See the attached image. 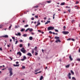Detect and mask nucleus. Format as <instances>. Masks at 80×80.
Wrapping results in <instances>:
<instances>
[{
	"mask_svg": "<svg viewBox=\"0 0 80 80\" xmlns=\"http://www.w3.org/2000/svg\"><path fill=\"white\" fill-rule=\"evenodd\" d=\"M12 24H10V26H9L8 28L9 29H10V28H11L12 27Z\"/></svg>",
	"mask_w": 80,
	"mask_h": 80,
	"instance_id": "obj_31",
	"label": "nucleus"
},
{
	"mask_svg": "<svg viewBox=\"0 0 80 80\" xmlns=\"http://www.w3.org/2000/svg\"><path fill=\"white\" fill-rule=\"evenodd\" d=\"M39 25H40V23L39 22L37 23V25H36V27H37V26H38Z\"/></svg>",
	"mask_w": 80,
	"mask_h": 80,
	"instance_id": "obj_29",
	"label": "nucleus"
},
{
	"mask_svg": "<svg viewBox=\"0 0 80 80\" xmlns=\"http://www.w3.org/2000/svg\"><path fill=\"white\" fill-rule=\"evenodd\" d=\"M55 14L53 15V19H55Z\"/></svg>",
	"mask_w": 80,
	"mask_h": 80,
	"instance_id": "obj_34",
	"label": "nucleus"
},
{
	"mask_svg": "<svg viewBox=\"0 0 80 80\" xmlns=\"http://www.w3.org/2000/svg\"><path fill=\"white\" fill-rule=\"evenodd\" d=\"M22 68H23V69H24V68H25V66H22Z\"/></svg>",
	"mask_w": 80,
	"mask_h": 80,
	"instance_id": "obj_52",
	"label": "nucleus"
},
{
	"mask_svg": "<svg viewBox=\"0 0 80 80\" xmlns=\"http://www.w3.org/2000/svg\"><path fill=\"white\" fill-rule=\"evenodd\" d=\"M27 55L28 56H29L30 57H32V54H31V53L29 52L27 54Z\"/></svg>",
	"mask_w": 80,
	"mask_h": 80,
	"instance_id": "obj_7",
	"label": "nucleus"
},
{
	"mask_svg": "<svg viewBox=\"0 0 80 80\" xmlns=\"http://www.w3.org/2000/svg\"><path fill=\"white\" fill-rule=\"evenodd\" d=\"M30 40H33V38L32 37H30L29 38Z\"/></svg>",
	"mask_w": 80,
	"mask_h": 80,
	"instance_id": "obj_16",
	"label": "nucleus"
},
{
	"mask_svg": "<svg viewBox=\"0 0 80 80\" xmlns=\"http://www.w3.org/2000/svg\"><path fill=\"white\" fill-rule=\"evenodd\" d=\"M69 58L70 60L71 61H72V60H73V58H72V56L71 55H70L69 56Z\"/></svg>",
	"mask_w": 80,
	"mask_h": 80,
	"instance_id": "obj_11",
	"label": "nucleus"
},
{
	"mask_svg": "<svg viewBox=\"0 0 80 80\" xmlns=\"http://www.w3.org/2000/svg\"><path fill=\"white\" fill-rule=\"evenodd\" d=\"M9 73H10V77L12 76V75H13V72H12V71H9Z\"/></svg>",
	"mask_w": 80,
	"mask_h": 80,
	"instance_id": "obj_9",
	"label": "nucleus"
},
{
	"mask_svg": "<svg viewBox=\"0 0 80 80\" xmlns=\"http://www.w3.org/2000/svg\"><path fill=\"white\" fill-rule=\"evenodd\" d=\"M28 27V25H26L24 27L25 28H26L27 27Z\"/></svg>",
	"mask_w": 80,
	"mask_h": 80,
	"instance_id": "obj_36",
	"label": "nucleus"
},
{
	"mask_svg": "<svg viewBox=\"0 0 80 80\" xmlns=\"http://www.w3.org/2000/svg\"><path fill=\"white\" fill-rule=\"evenodd\" d=\"M18 43V41H16L15 42V44L16 45V44H17V43Z\"/></svg>",
	"mask_w": 80,
	"mask_h": 80,
	"instance_id": "obj_44",
	"label": "nucleus"
},
{
	"mask_svg": "<svg viewBox=\"0 0 80 80\" xmlns=\"http://www.w3.org/2000/svg\"><path fill=\"white\" fill-rule=\"evenodd\" d=\"M13 70L12 68H9L8 69V70L9 71V72H12V70Z\"/></svg>",
	"mask_w": 80,
	"mask_h": 80,
	"instance_id": "obj_8",
	"label": "nucleus"
},
{
	"mask_svg": "<svg viewBox=\"0 0 80 80\" xmlns=\"http://www.w3.org/2000/svg\"><path fill=\"white\" fill-rule=\"evenodd\" d=\"M76 4H78V3H79V2L78 1H76Z\"/></svg>",
	"mask_w": 80,
	"mask_h": 80,
	"instance_id": "obj_41",
	"label": "nucleus"
},
{
	"mask_svg": "<svg viewBox=\"0 0 80 80\" xmlns=\"http://www.w3.org/2000/svg\"><path fill=\"white\" fill-rule=\"evenodd\" d=\"M63 28H64V30H65V28H66V27H65V26H64Z\"/></svg>",
	"mask_w": 80,
	"mask_h": 80,
	"instance_id": "obj_42",
	"label": "nucleus"
},
{
	"mask_svg": "<svg viewBox=\"0 0 80 80\" xmlns=\"http://www.w3.org/2000/svg\"><path fill=\"white\" fill-rule=\"evenodd\" d=\"M12 39H13V40H14V39H15V38L14 37H12Z\"/></svg>",
	"mask_w": 80,
	"mask_h": 80,
	"instance_id": "obj_59",
	"label": "nucleus"
},
{
	"mask_svg": "<svg viewBox=\"0 0 80 80\" xmlns=\"http://www.w3.org/2000/svg\"><path fill=\"white\" fill-rule=\"evenodd\" d=\"M55 39H60V37H55Z\"/></svg>",
	"mask_w": 80,
	"mask_h": 80,
	"instance_id": "obj_18",
	"label": "nucleus"
},
{
	"mask_svg": "<svg viewBox=\"0 0 80 80\" xmlns=\"http://www.w3.org/2000/svg\"><path fill=\"white\" fill-rule=\"evenodd\" d=\"M78 52H80V48L79 49Z\"/></svg>",
	"mask_w": 80,
	"mask_h": 80,
	"instance_id": "obj_64",
	"label": "nucleus"
},
{
	"mask_svg": "<svg viewBox=\"0 0 80 80\" xmlns=\"http://www.w3.org/2000/svg\"><path fill=\"white\" fill-rule=\"evenodd\" d=\"M54 29V27L51 26L50 30H53Z\"/></svg>",
	"mask_w": 80,
	"mask_h": 80,
	"instance_id": "obj_22",
	"label": "nucleus"
},
{
	"mask_svg": "<svg viewBox=\"0 0 80 80\" xmlns=\"http://www.w3.org/2000/svg\"><path fill=\"white\" fill-rule=\"evenodd\" d=\"M65 5V2H62L61 3V5Z\"/></svg>",
	"mask_w": 80,
	"mask_h": 80,
	"instance_id": "obj_28",
	"label": "nucleus"
},
{
	"mask_svg": "<svg viewBox=\"0 0 80 80\" xmlns=\"http://www.w3.org/2000/svg\"><path fill=\"white\" fill-rule=\"evenodd\" d=\"M29 30L30 32H32V31H33V29L29 28Z\"/></svg>",
	"mask_w": 80,
	"mask_h": 80,
	"instance_id": "obj_14",
	"label": "nucleus"
},
{
	"mask_svg": "<svg viewBox=\"0 0 80 80\" xmlns=\"http://www.w3.org/2000/svg\"><path fill=\"white\" fill-rule=\"evenodd\" d=\"M12 39H10V42H12Z\"/></svg>",
	"mask_w": 80,
	"mask_h": 80,
	"instance_id": "obj_61",
	"label": "nucleus"
},
{
	"mask_svg": "<svg viewBox=\"0 0 80 80\" xmlns=\"http://www.w3.org/2000/svg\"><path fill=\"white\" fill-rule=\"evenodd\" d=\"M72 80H76V79L74 77H72Z\"/></svg>",
	"mask_w": 80,
	"mask_h": 80,
	"instance_id": "obj_30",
	"label": "nucleus"
},
{
	"mask_svg": "<svg viewBox=\"0 0 80 80\" xmlns=\"http://www.w3.org/2000/svg\"><path fill=\"white\" fill-rule=\"evenodd\" d=\"M71 75V73H69L68 74V77L69 79H71V76H70Z\"/></svg>",
	"mask_w": 80,
	"mask_h": 80,
	"instance_id": "obj_4",
	"label": "nucleus"
},
{
	"mask_svg": "<svg viewBox=\"0 0 80 80\" xmlns=\"http://www.w3.org/2000/svg\"><path fill=\"white\" fill-rule=\"evenodd\" d=\"M55 31L56 32H58V30L57 29H55Z\"/></svg>",
	"mask_w": 80,
	"mask_h": 80,
	"instance_id": "obj_37",
	"label": "nucleus"
},
{
	"mask_svg": "<svg viewBox=\"0 0 80 80\" xmlns=\"http://www.w3.org/2000/svg\"><path fill=\"white\" fill-rule=\"evenodd\" d=\"M59 61H60V62H62V59H59Z\"/></svg>",
	"mask_w": 80,
	"mask_h": 80,
	"instance_id": "obj_58",
	"label": "nucleus"
},
{
	"mask_svg": "<svg viewBox=\"0 0 80 80\" xmlns=\"http://www.w3.org/2000/svg\"><path fill=\"white\" fill-rule=\"evenodd\" d=\"M29 46H30V43H28V47H29Z\"/></svg>",
	"mask_w": 80,
	"mask_h": 80,
	"instance_id": "obj_45",
	"label": "nucleus"
},
{
	"mask_svg": "<svg viewBox=\"0 0 80 80\" xmlns=\"http://www.w3.org/2000/svg\"><path fill=\"white\" fill-rule=\"evenodd\" d=\"M43 76H42L40 78V80H42V79H43Z\"/></svg>",
	"mask_w": 80,
	"mask_h": 80,
	"instance_id": "obj_27",
	"label": "nucleus"
},
{
	"mask_svg": "<svg viewBox=\"0 0 80 80\" xmlns=\"http://www.w3.org/2000/svg\"><path fill=\"white\" fill-rule=\"evenodd\" d=\"M31 19L32 20H34V18H31Z\"/></svg>",
	"mask_w": 80,
	"mask_h": 80,
	"instance_id": "obj_53",
	"label": "nucleus"
},
{
	"mask_svg": "<svg viewBox=\"0 0 80 80\" xmlns=\"http://www.w3.org/2000/svg\"><path fill=\"white\" fill-rule=\"evenodd\" d=\"M38 7H39L38 6L36 5V6H34L33 7V8H38Z\"/></svg>",
	"mask_w": 80,
	"mask_h": 80,
	"instance_id": "obj_19",
	"label": "nucleus"
},
{
	"mask_svg": "<svg viewBox=\"0 0 80 80\" xmlns=\"http://www.w3.org/2000/svg\"><path fill=\"white\" fill-rule=\"evenodd\" d=\"M77 61H78V62H80V58H78L77 59Z\"/></svg>",
	"mask_w": 80,
	"mask_h": 80,
	"instance_id": "obj_43",
	"label": "nucleus"
},
{
	"mask_svg": "<svg viewBox=\"0 0 80 80\" xmlns=\"http://www.w3.org/2000/svg\"><path fill=\"white\" fill-rule=\"evenodd\" d=\"M26 59H27V58L25 56H23V58L22 59H21V61H24V60H26Z\"/></svg>",
	"mask_w": 80,
	"mask_h": 80,
	"instance_id": "obj_3",
	"label": "nucleus"
},
{
	"mask_svg": "<svg viewBox=\"0 0 80 80\" xmlns=\"http://www.w3.org/2000/svg\"><path fill=\"white\" fill-rule=\"evenodd\" d=\"M35 55H38V52H35Z\"/></svg>",
	"mask_w": 80,
	"mask_h": 80,
	"instance_id": "obj_38",
	"label": "nucleus"
},
{
	"mask_svg": "<svg viewBox=\"0 0 80 80\" xmlns=\"http://www.w3.org/2000/svg\"><path fill=\"white\" fill-rule=\"evenodd\" d=\"M75 7H76V8H75L76 9H78V8H79V7L77 6H75Z\"/></svg>",
	"mask_w": 80,
	"mask_h": 80,
	"instance_id": "obj_24",
	"label": "nucleus"
},
{
	"mask_svg": "<svg viewBox=\"0 0 80 80\" xmlns=\"http://www.w3.org/2000/svg\"><path fill=\"white\" fill-rule=\"evenodd\" d=\"M62 33L64 34V35H67L69 33V32L68 31H63L62 32Z\"/></svg>",
	"mask_w": 80,
	"mask_h": 80,
	"instance_id": "obj_2",
	"label": "nucleus"
},
{
	"mask_svg": "<svg viewBox=\"0 0 80 80\" xmlns=\"http://www.w3.org/2000/svg\"><path fill=\"white\" fill-rule=\"evenodd\" d=\"M23 47V45H22V44H20L19 45V47L20 48H22Z\"/></svg>",
	"mask_w": 80,
	"mask_h": 80,
	"instance_id": "obj_23",
	"label": "nucleus"
},
{
	"mask_svg": "<svg viewBox=\"0 0 80 80\" xmlns=\"http://www.w3.org/2000/svg\"><path fill=\"white\" fill-rule=\"evenodd\" d=\"M71 73L72 75H74V72L72 71V70H71Z\"/></svg>",
	"mask_w": 80,
	"mask_h": 80,
	"instance_id": "obj_17",
	"label": "nucleus"
},
{
	"mask_svg": "<svg viewBox=\"0 0 80 80\" xmlns=\"http://www.w3.org/2000/svg\"><path fill=\"white\" fill-rule=\"evenodd\" d=\"M17 54L20 55V56H21V55H22V53H21L20 52H18Z\"/></svg>",
	"mask_w": 80,
	"mask_h": 80,
	"instance_id": "obj_13",
	"label": "nucleus"
},
{
	"mask_svg": "<svg viewBox=\"0 0 80 80\" xmlns=\"http://www.w3.org/2000/svg\"><path fill=\"white\" fill-rule=\"evenodd\" d=\"M42 72V71H40L39 72H38V73H40Z\"/></svg>",
	"mask_w": 80,
	"mask_h": 80,
	"instance_id": "obj_55",
	"label": "nucleus"
},
{
	"mask_svg": "<svg viewBox=\"0 0 80 80\" xmlns=\"http://www.w3.org/2000/svg\"><path fill=\"white\" fill-rule=\"evenodd\" d=\"M25 28H22L21 30V32H23V31H25Z\"/></svg>",
	"mask_w": 80,
	"mask_h": 80,
	"instance_id": "obj_21",
	"label": "nucleus"
},
{
	"mask_svg": "<svg viewBox=\"0 0 80 80\" xmlns=\"http://www.w3.org/2000/svg\"><path fill=\"white\" fill-rule=\"evenodd\" d=\"M18 28V26H15V28Z\"/></svg>",
	"mask_w": 80,
	"mask_h": 80,
	"instance_id": "obj_50",
	"label": "nucleus"
},
{
	"mask_svg": "<svg viewBox=\"0 0 80 80\" xmlns=\"http://www.w3.org/2000/svg\"><path fill=\"white\" fill-rule=\"evenodd\" d=\"M31 34H32V35H34L35 33L33 32H31Z\"/></svg>",
	"mask_w": 80,
	"mask_h": 80,
	"instance_id": "obj_57",
	"label": "nucleus"
},
{
	"mask_svg": "<svg viewBox=\"0 0 80 80\" xmlns=\"http://www.w3.org/2000/svg\"><path fill=\"white\" fill-rule=\"evenodd\" d=\"M71 40H72V41H73L74 42V41H75V39H71Z\"/></svg>",
	"mask_w": 80,
	"mask_h": 80,
	"instance_id": "obj_51",
	"label": "nucleus"
},
{
	"mask_svg": "<svg viewBox=\"0 0 80 80\" xmlns=\"http://www.w3.org/2000/svg\"><path fill=\"white\" fill-rule=\"evenodd\" d=\"M50 21H48L45 23V25H47V24H48V23H50Z\"/></svg>",
	"mask_w": 80,
	"mask_h": 80,
	"instance_id": "obj_15",
	"label": "nucleus"
},
{
	"mask_svg": "<svg viewBox=\"0 0 80 80\" xmlns=\"http://www.w3.org/2000/svg\"><path fill=\"white\" fill-rule=\"evenodd\" d=\"M48 3H50V1H48L47 2Z\"/></svg>",
	"mask_w": 80,
	"mask_h": 80,
	"instance_id": "obj_48",
	"label": "nucleus"
},
{
	"mask_svg": "<svg viewBox=\"0 0 80 80\" xmlns=\"http://www.w3.org/2000/svg\"><path fill=\"white\" fill-rule=\"evenodd\" d=\"M18 62H16V64H18Z\"/></svg>",
	"mask_w": 80,
	"mask_h": 80,
	"instance_id": "obj_60",
	"label": "nucleus"
},
{
	"mask_svg": "<svg viewBox=\"0 0 80 80\" xmlns=\"http://www.w3.org/2000/svg\"><path fill=\"white\" fill-rule=\"evenodd\" d=\"M2 37H4L5 38H8V35H6L5 36H3Z\"/></svg>",
	"mask_w": 80,
	"mask_h": 80,
	"instance_id": "obj_10",
	"label": "nucleus"
},
{
	"mask_svg": "<svg viewBox=\"0 0 80 80\" xmlns=\"http://www.w3.org/2000/svg\"><path fill=\"white\" fill-rule=\"evenodd\" d=\"M70 10H71L70 9L68 10V12H70Z\"/></svg>",
	"mask_w": 80,
	"mask_h": 80,
	"instance_id": "obj_56",
	"label": "nucleus"
},
{
	"mask_svg": "<svg viewBox=\"0 0 80 80\" xmlns=\"http://www.w3.org/2000/svg\"><path fill=\"white\" fill-rule=\"evenodd\" d=\"M13 65L14 67H18V66H19V64H13Z\"/></svg>",
	"mask_w": 80,
	"mask_h": 80,
	"instance_id": "obj_20",
	"label": "nucleus"
},
{
	"mask_svg": "<svg viewBox=\"0 0 80 80\" xmlns=\"http://www.w3.org/2000/svg\"><path fill=\"white\" fill-rule=\"evenodd\" d=\"M19 42H23V41L22 40H19Z\"/></svg>",
	"mask_w": 80,
	"mask_h": 80,
	"instance_id": "obj_49",
	"label": "nucleus"
},
{
	"mask_svg": "<svg viewBox=\"0 0 80 80\" xmlns=\"http://www.w3.org/2000/svg\"><path fill=\"white\" fill-rule=\"evenodd\" d=\"M42 52H43V53H44V52H43V51H44L43 50V49H42Z\"/></svg>",
	"mask_w": 80,
	"mask_h": 80,
	"instance_id": "obj_63",
	"label": "nucleus"
},
{
	"mask_svg": "<svg viewBox=\"0 0 80 80\" xmlns=\"http://www.w3.org/2000/svg\"><path fill=\"white\" fill-rule=\"evenodd\" d=\"M27 34H23V36L24 37H27Z\"/></svg>",
	"mask_w": 80,
	"mask_h": 80,
	"instance_id": "obj_35",
	"label": "nucleus"
},
{
	"mask_svg": "<svg viewBox=\"0 0 80 80\" xmlns=\"http://www.w3.org/2000/svg\"><path fill=\"white\" fill-rule=\"evenodd\" d=\"M38 16L36 15V16H35V18H38Z\"/></svg>",
	"mask_w": 80,
	"mask_h": 80,
	"instance_id": "obj_46",
	"label": "nucleus"
},
{
	"mask_svg": "<svg viewBox=\"0 0 80 80\" xmlns=\"http://www.w3.org/2000/svg\"><path fill=\"white\" fill-rule=\"evenodd\" d=\"M39 70H40V69H36L35 70V72H38V71H39Z\"/></svg>",
	"mask_w": 80,
	"mask_h": 80,
	"instance_id": "obj_26",
	"label": "nucleus"
},
{
	"mask_svg": "<svg viewBox=\"0 0 80 80\" xmlns=\"http://www.w3.org/2000/svg\"><path fill=\"white\" fill-rule=\"evenodd\" d=\"M48 31H49V30H50V27H49L48 28Z\"/></svg>",
	"mask_w": 80,
	"mask_h": 80,
	"instance_id": "obj_33",
	"label": "nucleus"
},
{
	"mask_svg": "<svg viewBox=\"0 0 80 80\" xmlns=\"http://www.w3.org/2000/svg\"><path fill=\"white\" fill-rule=\"evenodd\" d=\"M70 67V65H68L66 66V68H69Z\"/></svg>",
	"mask_w": 80,
	"mask_h": 80,
	"instance_id": "obj_25",
	"label": "nucleus"
},
{
	"mask_svg": "<svg viewBox=\"0 0 80 80\" xmlns=\"http://www.w3.org/2000/svg\"><path fill=\"white\" fill-rule=\"evenodd\" d=\"M56 42V43H58V42H61V41L60 40V39H57Z\"/></svg>",
	"mask_w": 80,
	"mask_h": 80,
	"instance_id": "obj_5",
	"label": "nucleus"
},
{
	"mask_svg": "<svg viewBox=\"0 0 80 80\" xmlns=\"http://www.w3.org/2000/svg\"><path fill=\"white\" fill-rule=\"evenodd\" d=\"M71 40V38H69L67 39V40H68V41L70 40Z\"/></svg>",
	"mask_w": 80,
	"mask_h": 80,
	"instance_id": "obj_47",
	"label": "nucleus"
},
{
	"mask_svg": "<svg viewBox=\"0 0 80 80\" xmlns=\"http://www.w3.org/2000/svg\"><path fill=\"white\" fill-rule=\"evenodd\" d=\"M38 48L36 46L35 47L34 49L35 50H37V49Z\"/></svg>",
	"mask_w": 80,
	"mask_h": 80,
	"instance_id": "obj_32",
	"label": "nucleus"
},
{
	"mask_svg": "<svg viewBox=\"0 0 80 80\" xmlns=\"http://www.w3.org/2000/svg\"><path fill=\"white\" fill-rule=\"evenodd\" d=\"M66 8H70V7L67 6L66 7Z\"/></svg>",
	"mask_w": 80,
	"mask_h": 80,
	"instance_id": "obj_40",
	"label": "nucleus"
},
{
	"mask_svg": "<svg viewBox=\"0 0 80 80\" xmlns=\"http://www.w3.org/2000/svg\"><path fill=\"white\" fill-rule=\"evenodd\" d=\"M29 30V28H27L25 31V32H27L28 30Z\"/></svg>",
	"mask_w": 80,
	"mask_h": 80,
	"instance_id": "obj_39",
	"label": "nucleus"
},
{
	"mask_svg": "<svg viewBox=\"0 0 80 80\" xmlns=\"http://www.w3.org/2000/svg\"><path fill=\"white\" fill-rule=\"evenodd\" d=\"M21 51L23 53H26V51L24 49V48H22V49H21Z\"/></svg>",
	"mask_w": 80,
	"mask_h": 80,
	"instance_id": "obj_1",
	"label": "nucleus"
},
{
	"mask_svg": "<svg viewBox=\"0 0 80 80\" xmlns=\"http://www.w3.org/2000/svg\"><path fill=\"white\" fill-rule=\"evenodd\" d=\"M0 50L2 51V48H0Z\"/></svg>",
	"mask_w": 80,
	"mask_h": 80,
	"instance_id": "obj_54",
	"label": "nucleus"
},
{
	"mask_svg": "<svg viewBox=\"0 0 80 80\" xmlns=\"http://www.w3.org/2000/svg\"><path fill=\"white\" fill-rule=\"evenodd\" d=\"M34 52H35V50L34 49H32V54H33V53H34Z\"/></svg>",
	"mask_w": 80,
	"mask_h": 80,
	"instance_id": "obj_12",
	"label": "nucleus"
},
{
	"mask_svg": "<svg viewBox=\"0 0 80 80\" xmlns=\"http://www.w3.org/2000/svg\"><path fill=\"white\" fill-rule=\"evenodd\" d=\"M15 35H17V36H20V35H21V34L20 32H18V34L16 33Z\"/></svg>",
	"mask_w": 80,
	"mask_h": 80,
	"instance_id": "obj_6",
	"label": "nucleus"
},
{
	"mask_svg": "<svg viewBox=\"0 0 80 80\" xmlns=\"http://www.w3.org/2000/svg\"><path fill=\"white\" fill-rule=\"evenodd\" d=\"M38 32H41V31L40 30H38Z\"/></svg>",
	"mask_w": 80,
	"mask_h": 80,
	"instance_id": "obj_62",
	"label": "nucleus"
}]
</instances>
